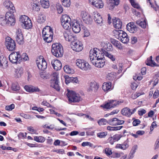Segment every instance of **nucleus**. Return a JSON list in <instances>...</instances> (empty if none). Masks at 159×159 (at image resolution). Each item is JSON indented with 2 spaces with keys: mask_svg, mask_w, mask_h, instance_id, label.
I'll return each mask as SVG.
<instances>
[{
  "mask_svg": "<svg viewBox=\"0 0 159 159\" xmlns=\"http://www.w3.org/2000/svg\"><path fill=\"white\" fill-rule=\"evenodd\" d=\"M111 42L114 46L119 49L121 50L123 49V47L121 43L119 41L114 39H112L111 40Z\"/></svg>",
  "mask_w": 159,
  "mask_h": 159,
  "instance_id": "473e14b6",
  "label": "nucleus"
},
{
  "mask_svg": "<svg viewBox=\"0 0 159 159\" xmlns=\"http://www.w3.org/2000/svg\"><path fill=\"white\" fill-rule=\"evenodd\" d=\"M61 25L64 29L67 30H68L71 27L72 22L71 23H64L63 24H61Z\"/></svg>",
  "mask_w": 159,
  "mask_h": 159,
  "instance_id": "a18cd8bd",
  "label": "nucleus"
},
{
  "mask_svg": "<svg viewBox=\"0 0 159 159\" xmlns=\"http://www.w3.org/2000/svg\"><path fill=\"white\" fill-rule=\"evenodd\" d=\"M15 23V19L14 16L8 18L7 21V25L9 26H13Z\"/></svg>",
  "mask_w": 159,
  "mask_h": 159,
  "instance_id": "f704fd0d",
  "label": "nucleus"
},
{
  "mask_svg": "<svg viewBox=\"0 0 159 159\" xmlns=\"http://www.w3.org/2000/svg\"><path fill=\"white\" fill-rule=\"evenodd\" d=\"M92 15L95 22L99 26H102L103 23V20L100 14L97 11H94Z\"/></svg>",
  "mask_w": 159,
  "mask_h": 159,
  "instance_id": "2eb2a0df",
  "label": "nucleus"
},
{
  "mask_svg": "<svg viewBox=\"0 0 159 159\" xmlns=\"http://www.w3.org/2000/svg\"><path fill=\"white\" fill-rule=\"evenodd\" d=\"M113 33L116 34V37L120 39L121 41L124 43H127L129 41L127 34L122 30H114Z\"/></svg>",
  "mask_w": 159,
  "mask_h": 159,
  "instance_id": "39448f33",
  "label": "nucleus"
},
{
  "mask_svg": "<svg viewBox=\"0 0 159 159\" xmlns=\"http://www.w3.org/2000/svg\"><path fill=\"white\" fill-rule=\"evenodd\" d=\"M24 88L27 92L29 93L39 92L40 91L38 88L32 86L25 85Z\"/></svg>",
  "mask_w": 159,
  "mask_h": 159,
  "instance_id": "a878e982",
  "label": "nucleus"
},
{
  "mask_svg": "<svg viewBox=\"0 0 159 159\" xmlns=\"http://www.w3.org/2000/svg\"><path fill=\"white\" fill-rule=\"evenodd\" d=\"M51 52L53 55L57 57H62L63 53V48L61 44L59 43H55L52 46Z\"/></svg>",
  "mask_w": 159,
  "mask_h": 159,
  "instance_id": "7ed1b4c3",
  "label": "nucleus"
},
{
  "mask_svg": "<svg viewBox=\"0 0 159 159\" xmlns=\"http://www.w3.org/2000/svg\"><path fill=\"white\" fill-rule=\"evenodd\" d=\"M124 123V120H119L116 118L110 119L108 121V123L109 124L114 126L121 125Z\"/></svg>",
  "mask_w": 159,
  "mask_h": 159,
  "instance_id": "a211bd4d",
  "label": "nucleus"
},
{
  "mask_svg": "<svg viewBox=\"0 0 159 159\" xmlns=\"http://www.w3.org/2000/svg\"><path fill=\"white\" fill-rule=\"evenodd\" d=\"M121 113L123 115L128 117L129 116V109L128 108H125L122 110Z\"/></svg>",
  "mask_w": 159,
  "mask_h": 159,
  "instance_id": "3c124183",
  "label": "nucleus"
},
{
  "mask_svg": "<svg viewBox=\"0 0 159 159\" xmlns=\"http://www.w3.org/2000/svg\"><path fill=\"white\" fill-rule=\"evenodd\" d=\"M71 19L68 16L66 15H63L61 19V23H71Z\"/></svg>",
  "mask_w": 159,
  "mask_h": 159,
  "instance_id": "7c9ffc66",
  "label": "nucleus"
},
{
  "mask_svg": "<svg viewBox=\"0 0 159 159\" xmlns=\"http://www.w3.org/2000/svg\"><path fill=\"white\" fill-rule=\"evenodd\" d=\"M16 40L17 43L19 44H23L24 43V41L21 29L19 28L16 29Z\"/></svg>",
  "mask_w": 159,
  "mask_h": 159,
  "instance_id": "f3484780",
  "label": "nucleus"
},
{
  "mask_svg": "<svg viewBox=\"0 0 159 159\" xmlns=\"http://www.w3.org/2000/svg\"><path fill=\"white\" fill-rule=\"evenodd\" d=\"M146 64L148 66H158V65L152 60V56H151L150 58L147 59V61L146 62Z\"/></svg>",
  "mask_w": 159,
  "mask_h": 159,
  "instance_id": "c756f323",
  "label": "nucleus"
},
{
  "mask_svg": "<svg viewBox=\"0 0 159 159\" xmlns=\"http://www.w3.org/2000/svg\"><path fill=\"white\" fill-rule=\"evenodd\" d=\"M4 6L6 9L8 10H15V7L13 4L10 1H6L4 2Z\"/></svg>",
  "mask_w": 159,
  "mask_h": 159,
  "instance_id": "cd10ccee",
  "label": "nucleus"
},
{
  "mask_svg": "<svg viewBox=\"0 0 159 159\" xmlns=\"http://www.w3.org/2000/svg\"><path fill=\"white\" fill-rule=\"evenodd\" d=\"M62 5L66 7H69L70 5V0H61Z\"/></svg>",
  "mask_w": 159,
  "mask_h": 159,
  "instance_id": "6e6d98bb",
  "label": "nucleus"
},
{
  "mask_svg": "<svg viewBox=\"0 0 159 159\" xmlns=\"http://www.w3.org/2000/svg\"><path fill=\"white\" fill-rule=\"evenodd\" d=\"M42 37L43 39L49 43L52 41L53 39V33L52 30L50 27L47 26L43 29L42 32Z\"/></svg>",
  "mask_w": 159,
  "mask_h": 159,
  "instance_id": "f257e3e1",
  "label": "nucleus"
},
{
  "mask_svg": "<svg viewBox=\"0 0 159 159\" xmlns=\"http://www.w3.org/2000/svg\"><path fill=\"white\" fill-rule=\"evenodd\" d=\"M64 71L68 74H73L74 73V70L71 68L69 66L66 65L64 67Z\"/></svg>",
  "mask_w": 159,
  "mask_h": 159,
  "instance_id": "4c0bfd02",
  "label": "nucleus"
},
{
  "mask_svg": "<svg viewBox=\"0 0 159 159\" xmlns=\"http://www.w3.org/2000/svg\"><path fill=\"white\" fill-rule=\"evenodd\" d=\"M38 22L40 23H44L45 21L46 17L43 14H39L37 18Z\"/></svg>",
  "mask_w": 159,
  "mask_h": 159,
  "instance_id": "c9c22d12",
  "label": "nucleus"
},
{
  "mask_svg": "<svg viewBox=\"0 0 159 159\" xmlns=\"http://www.w3.org/2000/svg\"><path fill=\"white\" fill-rule=\"evenodd\" d=\"M20 61H26L29 59V57L27 54L25 53H23L21 56L20 55V58L19 59Z\"/></svg>",
  "mask_w": 159,
  "mask_h": 159,
  "instance_id": "09e8293b",
  "label": "nucleus"
},
{
  "mask_svg": "<svg viewBox=\"0 0 159 159\" xmlns=\"http://www.w3.org/2000/svg\"><path fill=\"white\" fill-rule=\"evenodd\" d=\"M34 140L39 143H43L45 141V139L42 136H36L34 137Z\"/></svg>",
  "mask_w": 159,
  "mask_h": 159,
  "instance_id": "37998d69",
  "label": "nucleus"
},
{
  "mask_svg": "<svg viewBox=\"0 0 159 159\" xmlns=\"http://www.w3.org/2000/svg\"><path fill=\"white\" fill-rule=\"evenodd\" d=\"M137 148V146L136 145H134L132 147L131 150V155H130V159L131 158H132L134 157V154L135 153Z\"/></svg>",
  "mask_w": 159,
  "mask_h": 159,
  "instance_id": "864d4df0",
  "label": "nucleus"
},
{
  "mask_svg": "<svg viewBox=\"0 0 159 159\" xmlns=\"http://www.w3.org/2000/svg\"><path fill=\"white\" fill-rule=\"evenodd\" d=\"M7 18L4 14L0 15V24L2 26H5L7 25Z\"/></svg>",
  "mask_w": 159,
  "mask_h": 159,
  "instance_id": "72a5a7b5",
  "label": "nucleus"
},
{
  "mask_svg": "<svg viewBox=\"0 0 159 159\" xmlns=\"http://www.w3.org/2000/svg\"><path fill=\"white\" fill-rule=\"evenodd\" d=\"M32 9L33 10L37 9L39 10L40 9V6L39 5L38 3H33L32 4Z\"/></svg>",
  "mask_w": 159,
  "mask_h": 159,
  "instance_id": "13d9d810",
  "label": "nucleus"
},
{
  "mask_svg": "<svg viewBox=\"0 0 159 159\" xmlns=\"http://www.w3.org/2000/svg\"><path fill=\"white\" fill-rule=\"evenodd\" d=\"M63 34L65 39L67 41L71 42L72 43L76 39V37L73 36L72 34L69 30L64 31Z\"/></svg>",
  "mask_w": 159,
  "mask_h": 159,
  "instance_id": "dca6fc26",
  "label": "nucleus"
},
{
  "mask_svg": "<svg viewBox=\"0 0 159 159\" xmlns=\"http://www.w3.org/2000/svg\"><path fill=\"white\" fill-rule=\"evenodd\" d=\"M109 9H113L119 3V0H107Z\"/></svg>",
  "mask_w": 159,
  "mask_h": 159,
  "instance_id": "4be33fe9",
  "label": "nucleus"
},
{
  "mask_svg": "<svg viewBox=\"0 0 159 159\" xmlns=\"http://www.w3.org/2000/svg\"><path fill=\"white\" fill-rule=\"evenodd\" d=\"M40 2L42 7L44 9H47L49 7V0H40Z\"/></svg>",
  "mask_w": 159,
  "mask_h": 159,
  "instance_id": "2f4dec72",
  "label": "nucleus"
},
{
  "mask_svg": "<svg viewBox=\"0 0 159 159\" xmlns=\"http://www.w3.org/2000/svg\"><path fill=\"white\" fill-rule=\"evenodd\" d=\"M133 120H134L132 123L134 126H137L140 123V121L139 119H135L134 118H133Z\"/></svg>",
  "mask_w": 159,
  "mask_h": 159,
  "instance_id": "0e129e2a",
  "label": "nucleus"
},
{
  "mask_svg": "<svg viewBox=\"0 0 159 159\" xmlns=\"http://www.w3.org/2000/svg\"><path fill=\"white\" fill-rule=\"evenodd\" d=\"M128 142L129 140L127 139L126 141L124 142L123 144H118L116 145V148H120L123 150L129 147V144L128 143Z\"/></svg>",
  "mask_w": 159,
  "mask_h": 159,
  "instance_id": "c85d7f7f",
  "label": "nucleus"
},
{
  "mask_svg": "<svg viewBox=\"0 0 159 159\" xmlns=\"http://www.w3.org/2000/svg\"><path fill=\"white\" fill-rule=\"evenodd\" d=\"M20 55L19 52H13L9 55V58L10 61L13 63L17 64L20 61Z\"/></svg>",
  "mask_w": 159,
  "mask_h": 159,
  "instance_id": "9d476101",
  "label": "nucleus"
},
{
  "mask_svg": "<svg viewBox=\"0 0 159 159\" xmlns=\"http://www.w3.org/2000/svg\"><path fill=\"white\" fill-rule=\"evenodd\" d=\"M122 127V126L116 127L108 126L107 129L110 131H116L120 129Z\"/></svg>",
  "mask_w": 159,
  "mask_h": 159,
  "instance_id": "de8ad7c7",
  "label": "nucleus"
},
{
  "mask_svg": "<svg viewBox=\"0 0 159 159\" xmlns=\"http://www.w3.org/2000/svg\"><path fill=\"white\" fill-rule=\"evenodd\" d=\"M7 63L6 58H4L3 56L0 57V66L2 67L3 65H5Z\"/></svg>",
  "mask_w": 159,
  "mask_h": 159,
  "instance_id": "603ef678",
  "label": "nucleus"
},
{
  "mask_svg": "<svg viewBox=\"0 0 159 159\" xmlns=\"http://www.w3.org/2000/svg\"><path fill=\"white\" fill-rule=\"evenodd\" d=\"M107 78L109 80H112L115 78V76L112 73H109L106 76Z\"/></svg>",
  "mask_w": 159,
  "mask_h": 159,
  "instance_id": "680f3d73",
  "label": "nucleus"
},
{
  "mask_svg": "<svg viewBox=\"0 0 159 159\" xmlns=\"http://www.w3.org/2000/svg\"><path fill=\"white\" fill-rule=\"evenodd\" d=\"M103 59H98L92 63L93 65L98 68L103 67L105 65V61Z\"/></svg>",
  "mask_w": 159,
  "mask_h": 159,
  "instance_id": "393cba45",
  "label": "nucleus"
},
{
  "mask_svg": "<svg viewBox=\"0 0 159 159\" xmlns=\"http://www.w3.org/2000/svg\"><path fill=\"white\" fill-rule=\"evenodd\" d=\"M124 102L123 100H120L118 101L115 100H110L108 102L103 105H101V107L104 108L110 109L111 108H114L118 105H120Z\"/></svg>",
  "mask_w": 159,
  "mask_h": 159,
  "instance_id": "0eeeda50",
  "label": "nucleus"
},
{
  "mask_svg": "<svg viewBox=\"0 0 159 159\" xmlns=\"http://www.w3.org/2000/svg\"><path fill=\"white\" fill-rule=\"evenodd\" d=\"M5 44L8 49L9 51L14 50L16 48V43L14 40L10 37L6 39Z\"/></svg>",
  "mask_w": 159,
  "mask_h": 159,
  "instance_id": "9b49d317",
  "label": "nucleus"
},
{
  "mask_svg": "<svg viewBox=\"0 0 159 159\" xmlns=\"http://www.w3.org/2000/svg\"><path fill=\"white\" fill-rule=\"evenodd\" d=\"M100 2H96L93 5L95 7L97 8H102L103 7V4L101 0H99Z\"/></svg>",
  "mask_w": 159,
  "mask_h": 159,
  "instance_id": "79ce46f5",
  "label": "nucleus"
},
{
  "mask_svg": "<svg viewBox=\"0 0 159 159\" xmlns=\"http://www.w3.org/2000/svg\"><path fill=\"white\" fill-rule=\"evenodd\" d=\"M15 75L17 78L20 77L23 73V70L21 68L15 69Z\"/></svg>",
  "mask_w": 159,
  "mask_h": 159,
  "instance_id": "58836bf2",
  "label": "nucleus"
},
{
  "mask_svg": "<svg viewBox=\"0 0 159 159\" xmlns=\"http://www.w3.org/2000/svg\"><path fill=\"white\" fill-rule=\"evenodd\" d=\"M51 64L54 69L56 70H58L61 68V63L59 60L57 59L53 60L51 61Z\"/></svg>",
  "mask_w": 159,
  "mask_h": 159,
  "instance_id": "5701e85b",
  "label": "nucleus"
},
{
  "mask_svg": "<svg viewBox=\"0 0 159 159\" xmlns=\"http://www.w3.org/2000/svg\"><path fill=\"white\" fill-rule=\"evenodd\" d=\"M138 86V85L135 82L131 83V88L133 90H135Z\"/></svg>",
  "mask_w": 159,
  "mask_h": 159,
  "instance_id": "774afa93",
  "label": "nucleus"
},
{
  "mask_svg": "<svg viewBox=\"0 0 159 159\" xmlns=\"http://www.w3.org/2000/svg\"><path fill=\"white\" fill-rule=\"evenodd\" d=\"M107 134V132H100L97 134V136L98 137L102 138H104Z\"/></svg>",
  "mask_w": 159,
  "mask_h": 159,
  "instance_id": "bf43d9fd",
  "label": "nucleus"
},
{
  "mask_svg": "<svg viewBox=\"0 0 159 159\" xmlns=\"http://www.w3.org/2000/svg\"><path fill=\"white\" fill-rule=\"evenodd\" d=\"M14 12L11 11H9L6 13L5 16L7 18L14 16Z\"/></svg>",
  "mask_w": 159,
  "mask_h": 159,
  "instance_id": "5fc2aeb1",
  "label": "nucleus"
},
{
  "mask_svg": "<svg viewBox=\"0 0 159 159\" xmlns=\"http://www.w3.org/2000/svg\"><path fill=\"white\" fill-rule=\"evenodd\" d=\"M15 107L14 104H12L10 105L6 106L5 107V109L7 111H11Z\"/></svg>",
  "mask_w": 159,
  "mask_h": 159,
  "instance_id": "69168bd1",
  "label": "nucleus"
},
{
  "mask_svg": "<svg viewBox=\"0 0 159 159\" xmlns=\"http://www.w3.org/2000/svg\"><path fill=\"white\" fill-rule=\"evenodd\" d=\"M71 47L74 51L77 52H80L83 49L82 43L76 39L71 43Z\"/></svg>",
  "mask_w": 159,
  "mask_h": 159,
  "instance_id": "f8f14e48",
  "label": "nucleus"
},
{
  "mask_svg": "<svg viewBox=\"0 0 159 159\" xmlns=\"http://www.w3.org/2000/svg\"><path fill=\"white\" fill-rule=\"evenodd\" d=\"M37 66L39 69L42 70H44L47 68V64L46 62L44 59L42 57L40 58H37L36 61Z\"/></svg>",
  "mask_w": 159,
  "mask_h": 159,
  "instance_id": "ddd939ff",
  "label": "nucleus"
},
{
  "mask_svg": "<svg viewBox=\"0 0 159 159\" xmlns=\"http://www.w3.org/2000/svg\"><path fill=\"white\" fill-rule=\"evenodd\" d=\"M136 23L137 25L143 28H145L146 27V23L145 20L143 21L137 20Z\"/></svg>",
  "mask_w": 159,
  "mask_h": 159,
  "instance_id": "49530a36",
  "label": "nucleus"
},
{
  "mask_svg": "<svg viewBox=\"0 0 159 159\" xmlns=\"http://www.w3.org/2000/svg\"><path fill=\"white\" fill-rule=\"evenodd\" d=\"M52 76L54 78L51 83V86L59 91L60 88L58 84V74L57 72H54Z\"/></svg>",
  "mask_w": 159,
  "mask_h": 159,
  "instance_id": "6e6552de",
  "label": "nucleus"
},
{
  "mask_svg": "<svg viewBox=\"0 0 159 159\" xmlns=\"http://www.w3.org/2000/svg\"><path fill=\"white\" fill-rule=\"evenodd\" d=\"M113 24L114 27L118 29H121L122 26V23L120 20L118 18H113Z\"/></svg>",
  "mask_w": 159,
  "mask_h": 159,
  "instance_id": "b1692460",
  "label": "nucleus"
},
{
  "mask_svg": "<svg viewBox=\"0 0 159 159\" xmlns=\"http://www.w3.org/2000/svg\"><path fill=\"white\" fill-rule=\"evenodd\" d=\"M113 139L115 141H117L119 140L122 137L120 134H117L113 136Z\"/></svg>",
  "mask_w": 159,
  "mask_h": 159,
  "instance_id": "052dcab7",
  "label": "nucleus"
},
{
  "mask_svg": "<svg viewBox=\"0 0 159 159\" xmlns=\"http://www.w3.org/2000/svg\"><path fill=\"white\" fill-rule=\"evenodd\" d=\"M11 88L13 90L17 91L19 90L20 87L18 83H15L12 84Z\"/></svg>",
  "mask_w": 159,
  "mask_h": 159,
  "instance_id": "8fccbe9b",
  "label": "nucleus"
},
{
  "mask_svg": "<svg viewBox=\"0 0 159 159\" xmlns=\"http://www.w3.org/2000/svg\"><path fill=\"white\" fill-rule=\"evenodd\" d=\"M130 2L134 8L138 9H141L139 5L135 0H130Z\"/></svg>",
  "mask_w": 159,
  "mask_h": 159,
  "instance_id": "a19ab883",
  "label": "nucleus"
},
{
  "mask_svg": "<svg viewBox=\"0 0 159 159\" xmlns=\"http://www.w3.org/2000/svg\"><path fill=\"white\" fill-rule=\"evenodd\" d=\"M99 88V85L95 81L91 82L89 84V87L88 89L89 92H96Z\"/></svg>",
  "mask_w": 159,
  "mask_h": 159,
  "instance_id": "aec40b11",
  "label": "nucleus"
},
{
  "mask_svg": "<svg viewBox=\"0 0 159 159\" xmlns=\"http://www.w3.org/2000/svg\"><path fill=\"white\" fill-rule=\"evenodd\" d=\"M82 146L84 147L86 146H89L90 147H92L93 146V144L89 142H83L82 143Z\"/></svg>",
  "mask_w": 159,
  "mask_h": 159,
  "instance_id": "338daca9",
  "label": "nucleus"
},
{
  "mask_svg": "<svg viewBox=\"0 0 159 159\" xmlns=\"http://www.w3.org/2000/svg\"><path fill=\"white\" fill-rule=\"evenodd\" d=\"M103 53L104 54V55L105 56L109 58L112 61H114L115 60L116 58L115 56L110 53L105 52H103Z\"/></svg>",
  "mask_w": 159,
  "mask_h": 159,
  "instance_id": "c03bdc74",
  "label": "nucleus"
},
{
  "mask_svg": "<svg viewBox=\"0 0 159 159\" xmlns=\"http://www.w3.org/2000/svg\"><path fill=\"white\" fill-rule=\"evenodd\" d=\"M103 51H100L97 48L91 49L89 52V58L92 63L98 59H103Z\"/></svg>",
  "mask_w": 159,
  "mask_h": 159,
  "instance_id": "f03ea898",
  "label": "nucleus"
},
{
  "mask_svg": "<svg viewBox=\"0 0 159 159\" xmlns=\"http://www.w3.org/2000/svg\"><path fill=\"white\" fill-rule=\"evenodd\" d=\"M71 27L73 31L75 33H78L80 32L81 30L80 25L77 21L72 22Z\"/></svg>",
  "mask_w": 159,
  "mask_h": 159,
  "instance_id": "412c9836",
  "label": "nucleus"
},
{
  "mask_svg": "<svg viewBox=\"0 0 159 159\" xmlns=\"http://www.w3.org/2000/svg\"><path fill=\"white\" fill-rule=\"evenodd\" d=\"M66 95L68 98L69 102H78L82 99L78 94L72 91L67 90Z\"/></svg>",
  "mask_w": 159,
  "mask_h": 159,
  "instance_id": "423d86ee",
  "label": "nucleus"
},
{
  "mask_svg": "<svg viewBox=\"0 0 159 159\" xmlns=\"http://www.w3.org/2000/svg\"><path fill=\"white\" fill-rule=\"evenodd\" d=\"M101 49L108 51H111L112 50V46L111 43L108 42H103L101 43Z\"/></svg>",
  "mask_w": 159,
  "mask_h": 159,
  "instance_id": "6ab92c4d",
  "label": "nucleus"
},
{
  "mask_svg": "<svg viewBox=\"0 0 159 159\" xmlns=\"http://www.w3.org/2000/svg\"><path fill=\"white\" fill-rule=\"evenodd\" d=\"M98 123L99 125H105L108 123V121L105 119H101L98 122Z\"/></svg>",
  "mask_w": 159,
  "mask_h": 159,
  "instance_id": "4d7b16f0",
  "label": "nucleus"
},
{
  "mask_svg": "<svg viewBox=\"0 0 159 159\" xmlns=\"http://www.w3.org/2000/svg\"><path fill=\"white\" fill-rule=\"evenodd\" d=\"M77 66L84 70H87L90 69V65L85 61L81 59H77L76 61Z\"/></svg>",
  "mask_w": 159,
  "mask_h": 159,
  "instance_id": "1a4fd4ad",
  "label": "nucleus"
},
{
  "mask_svg": "<svg viewBox=\"0 0 159 159\" xmlns=\"http://www.w3.org/2000/svg\"><path fill=\"white\" fill-rule=\"evenodd\" d=\"M133 79L135 80H141L143 79V77L141 76H139L138 74H135L133 76Z\"/></svg>",
  "mask_w": 159,
  "mask_h": 159,
  "instance_id": "e2e57ef3",
  "label": "nucleus"
},
{
  "mask_svg": "<svg viewBox=\"0 0 159 159\" xmlns=\"http://www.w3.org/2000/svg\"><path fill=\"white\" fill-rule=\"evenodd\" d=\"M122 64L121 63H119L118 66H117L116 65H112V67L114 69H116L117 70V73L120 74L121 72L122 69Z\"/></svg>",
  "mask_w": 159,
  "mask_h": 159,
  "instance_id": "e433bc0d",
  "label": "nucleus"
},
{
  "mask_svg": "<svg viewBox=\"0 0 159 159\" xmlns=\"http://www.w3.org/2000/svg\"><path fill=\"white\" fill-rule=\"evenodd\" d=\"M102 87L104 91H110L113 89L112 88L111 83V82L104 83L102 84Z\"/></svg>",
  "mask_w": 159,
  "mask_h": 159,
  "instance_id": "bb28decb",
  "label": "nucleus"
},
{
  "mask_svg": "<svg viewBox=\"0 0 159 159\" xmlns=\"http://www.w3.org/2000/svg\"><path fill=\"white\" fill-rule=\"evenodd\" d=\"M19 20L22 27L24 29H29L32 26L31 21L29 18L25 15L20 16Z\"/></svg>",
  "mask_w": 159,
  "mask_h": 159,
  "instance_id": "20e7f679",
  "label": "nucleus"
},
{
  "mask_svg": "<svg viewBox=\"0 0 159 159\" xmlns=\"http://www.w3.org/2000/svg\"><path fill=\"white\" fill-rule=\"evenodd\" d=\"M80 16L82 18L84 22L86 24H89L92 23L93 20L91 16L85 11H81Z\"/></svg>",
  "mask_w": 159,
  "mask_h": 159,
  "instance_id": "4468645a",
  "label": "nucleus"
},
{
  "mask_svg": "<svg viewBox=\"0 0 159 159\" xmlns=\"http://www.w3.org/2000/svg\"><path fill=\"white\" fill-rule=\"evenodd\" d=\"M130 33H134L137 31V27L133 22H130Z\"/></svg>",
  "mask_w": 159,
  "mask_h": 159,
  "instance_id": "ea45409f",
  "label": "nucleus"
}]
</instances>
